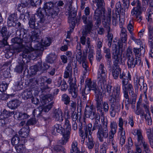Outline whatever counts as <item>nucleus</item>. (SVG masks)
I'll return each instance as SVG.
<instances>
[{
  "label": "nucleus",
  "mask_w": 153,
  "mask_h": 153,
  "mask_svg": "<svg viewBox=\"0 0 153 153\" xmlns=\"http://www.w3.org/2000/svg\"><path fill=\"white\" fill-rule=\"evenodd\" d=\"M120 101V99L110 100L111 105L110 109V112L112 117H114L116 113L120 111L121 108Z\"/></svg>",
  "instance_id": "12"
},
{
  "label": "nucleus",
  "mask_w": 153,
  "mask_h": 153,
  "mask_svg": "<svg viewBox=\"0 0 153 153\" xmlns=\"http://www.w3.org/2000/svg\"><path fill=\"white\" fill-rule=\"evenodd\" d=\"M92 124L91 123H89L87 125H85L84 126V133L85 134L88 135V133L91 137V135L92 132H91V130H92Z\"/></svg>",
  "instance_id": "36"
},
{
  "label": "nucleus",
  "mask_w": 153,
  "mask_h": 153,
  "mask_svg": "<svg viewBox=\"0 0 153 153\" xmlns=\"http://www.w3.org/2000/svg\"><path fill=\"white\" fill-rule=\"evenodd\" d=\"M29 44V46L28 47L29 49H25L20 54V56L23 58L33 60L37 57V54L36 51H34V49L32 48V44L30 42Z\"/></svg>",
  "instance_id": "11"
},
{
  "label": "nucleus",
  "mask_w": 153,
  "mask_h": 153,
  "mask_svg": "<svg viewBox=\"0 0 153 153\" xmlns=\"http://www.w3.org/2000/svg\"><path fill=\"white\" fill-rule=\"evenodd\" d=\"M15 148L18 153H23L25 152V148L23 144H20L15 146Z\"/></svg>",
  "instance_id": "40"
},
{
  "label": "nucleus",
  "mask_w": 153,
  "mask_h": 153,
  "mask_svg": "<svg viewBox=\"0 0 153 153\" xmlns=\"http://www.w3.org/2000/svg\"><path fill=\"white\" fill-rule=\"evenodd\" d=\"M101 93L100 92L98 94H95V96L96 97L95 100L96 101V105L97 110L99 112L102 113V111L100 109V106L102 105V103H103L102 102V97H103L104 96L101 95Z\"/></svg>",
  "instance_id": "25"
},
{
  "label": "nucleus",
  "mask_w": 153,
  "mask_h": 153,
  "mask_svg": "<svg viewBox=\"0 0 153 153\" xmlns=\"http://www.w3.org/2000/svg\"><path fill=\"white\" fill-rule=\"evenodd\" d=\"M108 149V146L106 142H104L100 146V153H106V151Z\"/></svg>",
  "instance_id": "48"
},
{
  "label": "nucleus",
  "mask_w": 153,
  "mask_h": 153,
  "mask_svg": "<svg viewBox=\"0 0 153 153\" xmlns=\"http://www.w3.org/2000/svg\"><path fill=\"white\" fill-rule=\"evenodd\" d=\"M70 134V133H65L62 134L63 137L62 138L60 142L62 144L64 145L68 141V140L69 138Z\"/></svg>",
  "instance_id": "46"
},
{
  "label": "nucleus",
  "mask_w": 153,
  "mask_h": 153,
  "mask_svg": "<svg viewBox=\"0 0 153 153\" xmlns=\"http://www.w3.org/2000/svg\"><path fill=\"white\" fill-rule=\"evenodd\" d=\"M135 113L137 115H140V117H143L145 115L144 110L141 108H136L135 111Z\"/></svg>",
  "instance_id": "53"
},
{
  "label": "nucleus",
  "mask_w": 153,
  "mask_h": 153,
  "mask_svg": "<svg viewBox=\"0 0 153 153\" xmlns=\"http://www.w3.org/2000/svg\"><path fill=\"white\" fill-rule=\"evenodd\" d=\"M149 7L147 10L146 19L148 21H151V15L153 14V4H148Z\"/></svg>",
  "instance_id": "38"
},
{
  "label": "nucleus",
  "mask_w": 153,
  "mask_h": 153,
  "mask_svg": "<svg viewBox=\"0 0 153 153\" xmlns=\"http://www.w3.org/2000/svg\"><path fill=\"white\" fill-rule=\"evenodd\" d=\"M61 100L64 104L67 105H68L70 102V97L66 94L62 95Z\"/></svg>",
  "instance_id": "44"
},
{
  "label": "nucleus",
  "mask_w": 153,
  "mask_h": 153,
  "mask_svg": "<svg viewBox=\"0 0 153 153\" xmlns=\"http://www.w3.org/2000/svg\"><path fill=\"white\" fill-rule=\"evenodd\" d=\"M14 29H12V33L8 31L7 27L6 26H3L0 28V34L3 38L2 42L5 45H8L7 41L12 33H13V31Z\"/></svg>",
  "instance_id": "14"
},
{
  "label": "nucleus",
  "mask_w": 153,
  "mask_h": 153,
  "mask_svg": "<svg viewBox=\"0 0 153 153\" xmlns=\"http://www.w3.org/2000/svg\"><path fill=\"white\" fill-rule=\"evenodd\" d=\"M17 19V15L15 14H12L9 16L8 18V20L13 22L14 24H16Z\"/></svg>",
  "instance_id": "55"
},
{
  "label": "nucleus",
  "mask_w": 153,
  "mask_h": 153,
  "mask_svg": "<svg viewBox=\"0 0 153 153\" xmlns=\"http://www.w3.org/2000/svg\"><path fill=\"white\" fill-rule=\"evenodd\" d=\"M85 15H83L82 17L83 22L85 25V31L82 34H86L91 31L93 26L92 21L89 17L87 16L89 15L90 13V8L88 7H87L84 10Z\"/></svg>",
  "instance_id": "5"
},
{
  "label": "nucleus",
  "mask_w": 153,
  "mask_h": 153,
  "mask_svg": "<svg viewBox=\"0 0 153 153\" xmlns=\"http://www.w3.org/2000/svg\"><path fill=\"white\" fill-rule=\"evenodd\" d=\"M98 86L100 88V92L101 93V95L104 96L106 92H107L109 95H112V86L109 85H107L106 81L104 84H102L101 86L98 85Z\"/></svg>",
  "instance_id": "17"
},
{
  "label": "nucleus",
  "mask_w": 153,
  "mask_h": 153,
  "mask_svg": "<svg viewBox=\"0 0 153 153\" xmlns=\"http://www.w3.org/2000/svg\"><path fill=\"white\" fill-rule=\"evenodd\" d=\"M114 51L112 52V58L114 61L113 65H118L122 63L121 53L120 51L115 50Z\"/></svg>",
  "instance_id": "20"
},
{
  "label": "nucleus",
  "mask_w": 153,
  "mask_h": 153,
  "mask_svg": "<svg viewBox=\"0 0 153 153\" xmlns=\"http://www.w3.org/2000/svg\"><path fill=\"white\" fill-rule=\"evenodd\" d=\"M53 117L56 121H62L64 118L62 111L59 108L56 109L53 114Z\"/></svg>",
  "instance_id": "24"
},
{
  "label": "nucleus",
  "mask_w": 153,
  "mask_h": 153,
  "mask_svg": "<svg viewBox=\"0 0 153 153\" xmlns=\"http://www.w3.org/2000/svg\"><path fill=\"white\" fill-rule=\"evenodd\" d=\"M21 103L20 101L17 99L11 100L7 103V106L12 109H16Z\"/></svg>",
  "instance_id": "28"
},
{
  "label": "nucleus",
  "mask_w": 153,
  "mask_h": 153,
  "mask_svg": "<svg viewBox=\"0 0 153 153\" xmlns=\"http://www.w3.org/2000/svg\"><path fill=\"white\" fill-rule=\"evenodd\" d=\"M22 97L25 100H27L32 97V93L31 91L26 90L22 92Z\"/></svg>",
  "instance_id": "39"
},
{
  "label": "nucleus",
  "mask_w": 153,
  "mask_h": 153,
  "mask_svg": "<svg viewBox=\"0 0 153 153\" xmlns=\"http://www.w3.org/2000/svg\"><path fill=\"white\" fill-rule=\"evenodd\" d=\"M97 136L100 142H103L104 138H107L108 136V128L102 127L97 129Z\"/></svg>",
  "instance_id": "16"
},
{
  "label": "nucleus",
  "mask_w": 153,
  "mask_h": 153,
  "mask_svg": "<svg viewBox=\"0 0 153 153\" xmlns=\"http://www.w3.org/2000/svg\"><path fill=\"white\" fill-rule=\"evenodd\" d=\"M117 18L118 17L116 13H113L112 14V23L114 26H116L118 23Z\"/></svg>",
  "instance_id": "63"
},
{
  "label": "nucleus",
  "mask_w": 153,
  "mask_h": 153,
  "mask_svg": "<svg viewBox=\"0 0 153 153\" xmlns=\"http://www.w3.org/2000/svg\"><path fill=\"white\" fill-rule=\"evenodd\" d=\"M94 5H96L97 8L92 7V9L95 10L94 15V19L101 18L103 12H104L103 6L105 4L103 0H94Z\"/></svg>",
  "instance_id": "7"
},
{
  "label": "nucleus",
  "mask_w": 153,
  "mask_h": 153,
  "mask_svg": "<svg viewBox=\"0 0 153 153\" xmlns=\"http://www.w3.org/2000/svg\"><path fill=\"white\" fill-rule=\"evenodd\" d=\"M148 41L150 48H153V27L150 25L148 26Z\"/></svg>",
  "instance_id": "27"
},
{
  "label": "nucleus",
  "mask_w": 153,
  "mask_h": 153,
  "mask_svg": "<svg viewBox=\"0 0 153 153\" xmlns=\"http://www.w3.org/2000/svg\"><path fill=\"white\" fill-rule=\"evenodd\" d=\"M104 52L105 54V57L106 58L111 57L110 49L109 48L104 47L103 48Z\"/></svg>",
  "instance_id": "60"
},
{
  "label": "nucleus",
  "mask_w": 153,
  "mask_h": 153,
  "mask_svg": "<svg viewBox=\"0 0 153 153\" xmlns=\"http://www.w3.org/2000/svg\"><path fill=\"white\" fill-rule=\"evenodd\" d=\"M127 91H129L130 94L133 95L134 94L133 88L132 85L130 84H128L126 85Z\"/></svg>",
  "instance_id": "59"
},
{
  "label": "nucleus",
  "mask_w": 153,
  "mask_h": 153,
  "mask_svg": "<svg viewBox=\"0 0 153 153\" xmlns=\"http://www.w3.org/2000/svg\"><path fill=\"white\" fill-rule=\"evenodd\" d=\"M88 142L87 143V146L88 148L91 150L92 149L94 146V142L93 139L90 138L89 137H88Z\"/></svg>",
  "instance_id": "54"
},
{
  "label": "nucleus",
  "mask_w": 153,
  "mask_h": 153,
  "mask_svg": "<svg viewBox=\"0 0 153 153\" xmlns=\"http://www.w3.org/2000/svg\"><path fill=\"white\" fill-rule=\"evenodd\" d=\"M144 80L137 76H136L134 78V83L135 91H137L139 88L141 92H143L146 98L147 97L146 91L147 89L146 84L144 83Z\"/></svg>",
  "instance_id": "8"
},
{
  "label": "nucleus",
  "mask_w": 153,
  "mask_h": 153,
  "mask_svg": "<svg viewBox=\"0 0 153 153\" xmlns=\"http://www.w3.org/2000/svg\"><path fill=\"white\" fill-rule=\"evenodd\" d=\"M39 64L38 63L37 65L31 66L30 68V72L32 74L34 75L38 71L40 70L39 69Z\"/></svg>",
  "instance_id": "45"
},
{
  "label": "nucleus",
  "mask_w": 153,
  "mask_h": 153,
  "mask_svg": "<svg viewBox=\"0 0 153 153\" xmlns=\"http://www.w3.org/2000/svg\"><path fill=\"white\" fill-rule=\"evenodd\" d=\"M14 112L8 111L5 109H4L1 113L0 116H2L3 117V118L4 119H5L7 121V118L11 116L13 114L14 115Z\"/></svg>",
  "instance_id": "35"
},
{
  "label": "nucleus",
  "mask_w": 153,
  "mask_h": 153,
  "mask_svg": "<svg viewBox=\"0 0 153 153\" xmlns=\"http://www.w3.org/2000/svg\"><path fill=\"white\" fill-rule=\"evenodd\" d=\"M14 117L15 118L17 119L18 120H21L28 118L29 116L25 113L16 111L15 112Z\"/></svg>",
  "instance_id": "29"
},
{
  "label": "nucleus",
  "mask_w": 153,
  "mask_h": 153,
  "mask_svg": "<svg viewBox=\"0 0 153 153\" xmlns=\"http://www.w3.org/2000/svg\"><path fill=\"white\" fill-rule=\"evenodd\" d=\"M100 88L97 87L96 82L91 81V79H87L85 81V87L81 90L80 93L81 95L82 99L84 100H87V96L90 93L91 90L94 91L95 94L100 93Z\"/></svg>",
  "instance_id": "3"
},
{
  "label": "nucleus",
  "mask_w": 153,
  "mask_h": 153,
  "mask_svg": "<svg viewBox=\"0 0 153 153\" xmlns=\"http://www.w3.org/2000/svg\"><path fill=\"white\" fill-rule=\"evenodd\" d=\"M53 96L50 94L44 95L42 97L43 102L45 103H48L52 100Z\"/></svg>",
  "instance_id": "43"
},
{
  "label": "nucleus",
  "mask_w": 153,
  "mask_h": 153,
  "mask_svg": "<svg viewBox=\"0 0 153 153\" xmlns=\"http://www.w3.org/2000/svg\"><path fill=\"white\" fill-rule=\"evenodd\" d=\"M141 13V6L140 7H134L131 11V15L138 22H140L142 20V16H140Z\"/></svg>",
  "instance_id": "18"
},
{
  "label": "nucleus",
  "mask_w": 153,
  "mask_h": 153,
  "mask_svg": "<svg viewBox=\"0 0 153 153\" xmlns=\"http://www.w3.org/2000/svg\"><path fill=\"white\" fill-rule=\"evenodd\" d=\"M29 127L27 125L26 127L22 128L19 132V135L23 138H26L29 135Z\"/></svg>",
  "instance_id": "30"
},
{
  "label": "nucleus",
  "mask_w": 153,
  "mask_h": 153,
  "mask_svg": "<svg viewBox=\"0 0 153 153\" xmlns=\"http://www.w3.org/2000/svg\"><path fill=\"white\" fill-rule=\"evenodd\" d=\"M72 68L71 65L68 64L66 67L64 73V77L65 78H67L72 75Z\"/></svg>",
  "instance_id": "33"
},
{
  "label": "nucleus",
  "mask_w": 153,
  "mask_h": 153,
  "mask_svg": "<svg viewBox=\"0 0 153 153\" xmlns=\"http://www.w3.org/2000/svg\"><path fill=\"white\" fill-rule=\"evenodd\" d=\"M80 42L83 45H85L86 44V48L89 50L88 58L91 64L94 59V48L92 45H91L90 38L86 37L85 34L83 33L80 38Z\"/></svg>",
  "instance_id": "4"
},
{
  "label": "nucleus",
  "mask_w": 153,
  "mask_h": 153,
  "mask_svg": "<svg viewBox=\"0 0 153 153\" xmlns=\"http://www.w3.org/2000/svg\"><path fill=\"white\" fill-rule=\"evenodd\" d=\"M126 58L127 60V64L128 68H134L138 62L140 64L141 62L140 58H134L132 49L129 47L126 50Z\"/></svg>",
  "instance_id": "6"
},
{
  "label": "nucleus",
  "mask_w": 153,
  "mask_h": 153,
  "mask_svg": "<svg viewBox=\"0 0 153 153\" xmlns=\"http://www.w3.org/2000/svg\"><path fill=\"white\" fill-rule=\"evenodd\" d=\"M120 86L119 84H117L113 89L112 95H114L111 100L120 99Z\"/></svg>",
  "instance_id": "26"
},
{
  "label": "nucleus",
  "mask_w": 153,
  "mask_h": 153,
  "mask_svg": "<svg viewBox=\"0 0 153 153\" xmlns=\"http://www.w3.org/2000/svg\"><path fill=\"white\" fill-rule=\"evenodd\" d=\"M19 138L17 135H16L12 138L11 143L12 145L16 146L19 143Z\"/></svg>",
  "instance_id": "52"
},
{
  "label": "nucleus",
  "mask_w": 153,
  "mask_h": 153,
  "mask_svg": "<svg viewBox=\"0 0 153 153\" xmlns=\"http://www.w3.org/2000/svg\"><path fill=\"white\" fill-rule=\"evenodd\" d=\"M51 42V39L50 37H46L44 40H43L42 44L45 46H49Z\"/></svg>",
  "instance_id": "49"
},
{
  "label": "nucleus",
  "mask_w": 153,
  "mask_h": 153,
  "mask_svg": "<svg viewBox=\"0 0 153 153\" xmlns=\"http://www.w3.org/2000/svg\"><path fill=\"white\" fill-rule=\"evenodd\" d=\"M107 71L104 65L102 63L100 65L97 73V84L101 86L106 81Z\"/></svg>",
  "instance_id": "9"
},
{
  "label": "nucleus",
  "mask_w": 153,
  "mask_h": 153,
  "mask_svg": "<svg viewBox=\"0 0 153 153\" xmlns=\"http://www.w3.org/2000/svg\"><path fill=\"white\" fill-rule=\"evenodd\" d=\"M111 10L110 8H108V13L107 17L105 16H104L103 19L102 23L104 27L106 28L107 31L108 32L107 37L108 40L112 41L113 35L110 33L109 32L110 31V23L111 22Z\"/></svg>",
  "instance_id": "10"
},
{
  "label": "nucleus",
  "mask_w": 153,
  "mask_h": 153,
  "mask_svg": "<svg viewBox=\"0 0 153 153\" xmlns=\"http://www.w3.org/2000/svg\"><path fill=\"white\" fill-rule=\"evenodd\" d=\"M57 56L55 53H51L47 57V62L50 63H54L57 58Z\"/></svg>",
  "instance_id": "37"
},
{
  "label": "nucleus",
  "mask_w": 153,
  "mask_h": 153,
  "mask_svg": "<svg viewBox=\"0 0 153 153\" xmlns=\"http://www.w3.org/2000/svg\"><path fill=\"white\" fill-rule=\"evenodd\" d=\"M38 10L36 11V13L35 15H33L31 17H30L29 19V25L30 27L33 29L36 28L37 27H41V25L40 24H42L44 22H41L38 21V17L39 16L37 14L38 13Z\"/></svg>",
  "instance_id": "15"
},
{
  "label": "nucleus",
  "mask_w": 153,
  "mask_h": 153,
  "mask_svg": "<svg viewBox=\"0 0 153 153\" xmlns=\"http://www.w3.org/2000/svg\"><path fill=\"white\" fill-rule=\"evenodd\" d=\"M101 114V120L103 128H108V121L106 118L104 116V113L102 112V113H100Z\"/></svg>",
  "instance_id": "42"
},
{
  "label": "nucleus",
  "mask_w": 153,
  "mask_h": 153,
  "mask_svg": "<svg viewBox=\"0 0 153 153\" xmlns=\"http://www.w3.org/2000/svg\"><path fill=\"white\" fill-rule=\"evenodd\" d=\"M68 11L66 12V15H68V22H76V10L75 8L72 7L69 8L68 10Z\"/></svg>",
  "instance_id": "19"
},
{
  "label": "nucleus",
  "mask_w": 153,
  "mask_h": 153,
  "mask_svg": "<svg viewBox=\"0 0 153 153\" xmlns=\"http://www.w3.org/2000/svg\"><path fill=\"white\" fill-rule=\"evenodd\" d=\"M59 10L58 7L56 6H53V3L51 2H46L43 8H39L38 10L37 15L39 16L38 21L41 22H44L45 19L44 14L46 16L49 17V18L52 17L55 18L57 16Z\"/></svg>",
  "instance_id": "1"
},
{
  "label": "nucleus",
  "mask_w": 153,
  "mask_h": 153,
  "mask_svg": "<svg viewBox=\"0 0 153 153\" xmlns=\"http://www.w3.org/2000/svg\"><path fill=\"white\" fill-rule=\"evenodd\" d=\"M16 34L19 36L18 37L12 38L11 39V42L14 44H17L19 45L17 48H15V51L16 52H19L21 51V48L23 46H27V45H25L24 43L29 44L30 41V39L29 36L27 34V31L26 30L22 28L20 30H17L16 32Z\"/></svg>",
  "instance_id": "2"
},
{
  "label": "nucleus",
  "mask_w": 153,
  "mask_h": 153,
  "mask_svg": "<svg viewBox=\"0 0 153 153\" xmlns=\"http://www.w3.org/2000/svg\"><path fill=\"white\" fill-rule=\"evenodd\" d=\"M100 109L102 111V110L105 112H107L109 109V106L108 103L105 102L102 103V105L100 106Z\"/></svg>",
  "instance_id": "51"
},
{
  "label": "nucleus",
  "mask_w": 153,
  "mask_h": 153,
  "mask_svg": "<svg viewBox=\"0 0 153 153\" xmlns=\"http://www.w3.org/2000/svg\"><path fill=\"white\" fill-rule=\"evenodd\" d=\"M117 126L116 123L114 121L111 122L110 125V131L109 132V135H113L117 132Z\"/></svg>",
  "instance_id": "31"
},
{
  "label": "nucleus",
  "mask_w": 153,
  "mask_h": 153,
  "mask_svg": "<svg viewBox=\"0 0 153 153\" xmlns=\"http://www.w3.org/2000/svg\"><path fill=\"white\" fill-rule=\"evenodd\" d=\"M53 105V103L52 102H51L48 105H47L44 107V108L42 109L43 111L45 112H48L52 108Z\"/></svg>",
  "instance_id": "64"
},
{
  "label": "nucleus",
  "mask_w": 153,
  "mask_h": 153,
  "mask_svg": "<svg viewBox=\"0 0 153 153\" xmlns=\"http://www.w3.org/2000/svg\"><path fill=\"white\" fill-rule=\"evenodd\" d=\"M82 65L84 69L83 70V73L84 74H86L89 72V68L87 65V63L86 62H84L82 63Z\"/></svg>",
  "instance_id": "56"
},
{
  "label": "nucleus",
  "mask_w": 153,
  "mask_h": 153,
  "mask_svg": "<svg viewBox=\"0 0 153 153\" xmlns=\"http://www.w3.org/2000/svg\"><path fill=\"white\" fill-rule=\"evenodd\" d=\"M111 72L112 75L114 78L117 79L119 76L120 73L121 71V69L120 68L119 65H113L112 68H111L109 70Z\"/></svg>",
  "instance_id": "22"
},
{
  "label": "nucleus",
  "mask_w": 153,
  "mask_h": 153,
  "mask_svg": "<svg viewBox=\"0 0 153 153\" xmlns=\"http://www.w3.org/2000/svg\"><path fill=\"white\" fill-rule=\"evenodd\" d=\"M100 115H97L96 117L94 119L95 121L94 123L93 127L92 129V131H94L96 129H98L102 127V125L100 124Z\"/></svg>",
  "instance_id": "32"
},
{
  "label": "nucleus",
  "mask_w": 153,
  "mask_h": 153,
  "mask_svg": "<svg viewBox=\"0 0 153 153\" xmlns=\"http://www.w3.org/2000/svg\"><path fill=\"white\" fill-rule=\"evenodd\" d=\"M82 125L81 124L79 128V136L81 137V142H82V143L83 144L84 143L85 138L87 137L88 135L84 134L83 131L82 130Z\"/></svg>",
  "instance_id": "41"
},
{
  "label": "nucleus",
  "mask_w": 153,
  "mask_h": 153,
  "mask_svg": "<svg viewBox=\"0 0 153 153\" xmlns=\"http://www.w3.org/2000/svg\"><path fill=\"white\" fill-rule=\"evenodd\" d=\"M8 87V84L5 82H2L0 84V91L3 92L5 91Z\"/></svg>",
  "instance_id": "61"
},
{
  "label": "nucleus",
  "mask_w": 153,
  "mask_h": 153,
  "mask_svg": "<svg viewBox=\"0 0 153 153\" xmlns=\"http://www.w3.org/2000/svg\"><path fill=\"white\" fill-rule=\"evenodd\" d=\"M64 127L66 128L65 130V133H70V131L71 130V126L69 123V121L67 119H65Z\"/></svg>",
  "instance_id": "47"
},
{
  "label": "nucleus",
  "mask_w": 153,
  "mask_h": 153,
  "mask_svg": "<svg viewBox=\"0 0 153 153\" xmlns=\"http://www.w3.org/2000/svg\"><path fill=\"white\" fill-rule=\"evenodd\" d=\"M38 63L39 64V69L40 70H45L50 67V66L45 63H44L43 66L42 65L41 62H39Z\"/></svg>",
  "instance_id": "58"
},
{
  "label": "nucleus",
  "mask_w": 153,
  "mask_h": 153,
  "mask_svg": "<svg viewBox=\"0 0 153 153\" xmlns=\"http://www.w3.org/2000/svg\"><path fill=\"white\" fill-rule=\"evenodd\" d=\"M51 133L53 135H56V133L61 134L65 133L64 128H63L62 125L59 124H56L53 126L51 129Z\"/></svg>",
  "instance_id": "23"
},
{
  "label": "nucleus",
  "mask_w": 153,
  "mask_h": 153,
  "mask_svg": "<svg viewBox=\"0 0 153 153\" xmlns=\"http://www.w3.org/2000/svg\"><path fill=\"white\" fill-rule=\"evenodd\" d=\"M77 143L76 141H74L72 143V148L71 149L70 153H74V152L79 151L77 147Z\"/></svg>",
  "instance_id": "50"
},
{
  "label": "nucleus",
  "mask_w": 153,
  "mask_h": 153,
  "mask_svg": "<svg viewBox=\"0 0 153 153\" xmlns=\"http://www.w3.org/2000/svg\"><path fill=\"white\" fill-rule=\"evenodd\" d=\"M25 65V62L23 60L20 62H19L18 65H17L15 68V71L17 73H20L22 72L24 66Z\"/></svg>",
  "instance_id": "34"
},
{
  "label": "nucleus",
  "mask_w": 153,
  "mask_h": 153,
  "mask_svg": "<svg viewBox=\"0 0 153 153\" xmlns=\"http://www.w3.org/2000/svg\"><path fill=\"white\" fill-rule=\"evenodd\" d=\"M7 121L6 119L3 118V117L0 116V128L4 127L5 126Z\"/></svg>",
  "instance_id": "62"
},
{
  "label": "nucleus",
  "mask_w": 153,
  "mask_h": 153,
  "mask_svg": "<svg viewBox=\"0 0 153 153\" xmlns=\"http://www.w3.org/2000/svg\"><path fill=\"white\" fill-rule=\"evenodd\" d=\"M39 27H37L33 28V30L32 31L31 36L30 37L29 36L30 39V42L31 41L32 42H33V43H34V42H36V44H35L34 45H37V47L35 48V49L36 50H39L40 49V48L39 47V46L40 45L38 43V42L39 41V35L41 34V31L39 29Z\"/></svg>",
  "instance_id": "13"
},
{
  "label": "nucleus",
  "mask_w": 153,
  "mask_h": 153,
  "mask_svg": "<svg viewBox=\"0 0 153 153\" xmlns=\"http://www.w3.org/2000/svg\"><path fill=\"white\" fill-rule=\"evenodd\" d=\"M133 51L135 54L136 57L140 58L141 55L140 48H134L133 49Z\"/></svg>",
  "instance_id": "57"
},
{
  "label": "nucleus",
  "mask_w": 153,
  "mask_h": 153,
  "mask_svg": "<svg viewBox=\"0 0 153 153\" xmlns=\"http://www.w3.org/2000/svg\"><path fill=\"white\" fill-rule=\"evenodd\" d=\"M85 114L86 117L89 118L91 120L96 118L97 115H99L96 114L95 109L92 106H90L89 107H88L87 109H86Z\"/></svg>",
  "instance_id": "21"
}]
</instances>
